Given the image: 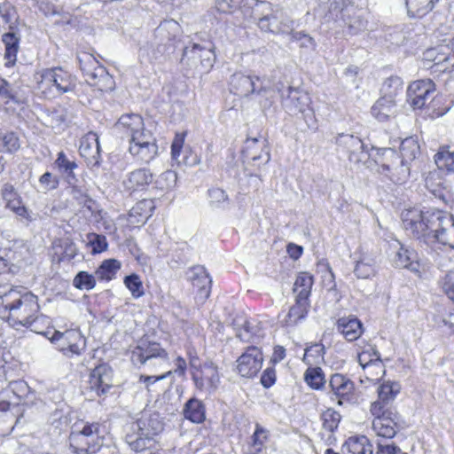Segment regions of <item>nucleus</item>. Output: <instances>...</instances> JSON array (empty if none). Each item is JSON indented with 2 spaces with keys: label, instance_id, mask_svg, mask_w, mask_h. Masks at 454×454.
Instances as JSON below:
<instances>
[{
  "label": "nucleus",
  "instance_id": "14",
  "mask_svg": "<svg viewBox=\"0 0 454 454\" xmlns=\"http://www.w3.org/2000/svg\"><path fill=\"white\" fill-rule=\"evenodd\" d=\"M435 85L432 80H419L410 84L408 88V101L414 109H421L433 101Z\"/></svg>",
  "mask_w": 454,
  "mask_h": 454
},
{
  "label": "nucleus",
  "instance_id": "37",
  "mask_svg": "<svg viewBox=\"0 0 454 454\" xmlns=\"http://www.w3.org/2000/svg\"><path fill=\"white\" fill-rule=\"evenodd\" d=\"M348 0H329L328 16L333 20H343L350 28H356L354 23L347 22L346 16L348 10Z\"/></svg>",
  "mask_w": 454,
  "mask_h": 454
},
{
  "label": "nucleus",
  "instance_id": "35",
  "mask_svg": "<svg viewBox=\"0 0 454 454\" xmlns=\"http://www.w3.org/2000/svg\"><path fill=\"white\" fill-rule=\"evenodd\" d=\"M401 387L398 382H384L378 388V400L374 403H380V405L383 407H390L389 403L394 401Z\"/></svg>",
  "mask_w": 454,
  "mask_h": 454
},
{
  "label": "nucleus",
  "instance_id": "56",
  "mask_svg": "<svg viewBox=\"0 0 454 454\" xmlns=\"http://www.w3.org/2000/svg\"><path fill=\"white\" fill-rule=\"evenodd\" d=\"M5 207L15 213L21 219H25L27 222H32L34 220L31 213L23 205L21 198L12 200L5 203Z\"/></svg>",
  "mask_w": 454,
  "mask_h": 454
},
{
  "label": "nucleus",
  "instance_id": "59",
  "mask_svg": "<svg viewBox=\"0 0 454 454\" xmlns=\"http://www.w3.org/2000/svg\"><path fill=\"white\" fill-rule=\"evenodd\" d=\"M0 15L6 24H9V28L13 29V21L17 20V14L14 7L10 3H3L0 4Z\"/></svg>",
  "mask_w": 454,
  "mask_h": 454
},
{
  "label": "nucleus",
  "instance_id": "5",
  "mask_svg": "<svg viewBox=\"0 0 454 454\" xmlns=\"http://www.w3.org/2000/svg\"><path fill=\"white\" fill-rule=\"evenodd\" d=\"M229 90L241 98L256 94L263 109L270 108L273 104V90L263 86L261 78L256 75H247L243 73L233 74L229 81Z\"/></svg>",
  "mask_w": 454,
  "mask_h": 454
},
{
  "label": "nucleus",
  "instance_id": "48",
  "mask_svg": "<svg viewBox=\"0 0 454 454\" xmlns=\"http://www.w3.org/2000/svg\"><path fill=\"white\" fill-rule=\"evenodd\" d=\"M267 439L265 430L256 424V428L252 435V442L247 448V454H259L264 446L265 440Z\"/></svg>",
  "mask_w": 454,
  "mask_h": 454
},
{
  "label": "nucleus",
  "instance_id": "44",
  "mask_svg": "<svg viewBox=\"0 0 454 454\" xmlns=\"http://www.w3.org/2000/svg\"><path fill=\"white\" fill-rule=\"evenodd\" d=\"M403 90V80L399 76H390L384 81L380 91L382 96L395 100V98L402 94Z\"/></svg>",
  "mask_w": 454,
  "mask_h": 454
},
{
  "label": "nucleus",
  "instance_id": "11",
  "mask_svg": "<svg viewBox=\"0 0 454 454\" xmlns=\"http://www.w3.org/2000/svg\"><path fill=\"white\" fill-rule=\"evenodd\" d=\"M75 87L74 78L62 68L45 70L38 82V89L45 96L51 94L53 89L59 94L72 91Z\"/></svg>",
  "mask_w": 454,
  "mask_h": 454
},
{
  "label": "nucleus",
  "instance_id": "47",
  "mask_svg": "<svg viewBox=\"0 0 454 454\" xmlns=\"http://www.w3.org/2000/svg\"><path fill=\"white\" fill-rule=\"evenodd\" d=\"M67 110L61 106L49 110L45 115L46 124L52 129L60 128L67 121Z\"/></svg>",
  "mask_w": 454,
  "mask_h": 454
},
{
  "label": "nucleus",
  "instance_id": "38",
  "mask_svg": "<svg viewBox=\"0 0 454 454\" xmlns=\"http://www.w3.org/2000/svg\"><path fill=\"white\" fill-rule=\"evenodd\" d=\"M22 326L29 328L32 332L42 334L49 339L51 334V320L48 317L43 315L40 311L36 316L29 318L27 323L23 324Z\"/></svg>",
  "mask_w": 454,
  "mask_h": 454
},
{
  "label": "nucleus",
  "instance_id": "17",
  "mask_svg": "<svg viewBox=\"0 0 454 454\" xmlns=\"http://www.w3.org/2000/svg\"><path fill=\"white\" fill-rule=\"evenodd\" d=\"M187 275L193 287L198 289L197 299L203 303L208 298L211 291L212 280L208 273L203 266L197 265L191 268Z\"/></svg>",
  "mask_w": 454,
  "mask_h": 454
},
{
  "label": "nucleus",
  "instance_id": "18",
  "mask_svg": "<svg viewBox=\"0 0 454 454\" xmlns=\"http://www.w3.org/2000/svg\"><path fill=\"white\" fill-rule=\"evenodd\" d=\"M130 429L140 431V434L156 440L158 434L163 430V423L158 414H144L130 424Z\"/></svg>",
  "mask_w": 454,
  "mask_h": 454
},
{
  "label": "nucleus",
  "instance_id": "55",
  "mask_svg": "<svg viewBox=\"0 0 454 454\" xmlns=\"http://www.w3.org/2000/svg\"><path fill=\"white\" fill-rule=\"evenodd\" d=\"M434 161L439 168L454 172V152L441 151L435 154Z\"/></svg>",
  "mask_w": 454,
  "mask_h": 454
},
{
  "label": "nucleus",
  "instance_id": "43",
  "mask_svg": "<svg viewBox=\"0 0 454 454\" xmlns=\"http://www.w3.org/2000/svg\"><path fill=\"white\" fill-rule=\"evenodd\" d=\"M312 286L313 277L310 274L307 272L299 274L294 285V292L296 294V297L309 301Z\"/></svg>",
  "mask_w": 454,
  "mask_h": 454
},
{
  "label": "nucleus",
  "instance_id": "39",
  "mask_svg": "<svg viewBox=\"0 0 454 454\" xmlns=\"http://www.w3.org/2000/svg\"><path fill=\"white\" fill-rule=\"evenodd\" d=\"M54 164L58 170L67 176L68 184H71L75 180L74 170L77 168L78 165L74 160H70L63 151L58 153Z\"/></svg>",
  "mask_w": 454,
  "mask_h": 454
},
{
  "label": "nucleus",
  "instance_id": "21",
  "mask_svg": "<svg viewBox=\"0 0 454 454\" xmlns=\"http://www.w3.org/2000/svg\"><path fill=\"white\" fill-rule=\"evenodd\" d=\"M396 250L393 259L395 265L398 268H405L413 272L419 270V263L417 260V254L411 249L404 247L398 241L393 245Z\"/></svg>",
  "mask_w": 454,
  "mask_h": 454
},
{
  "label": "nucleus",
  "instance_id": "53",
  "mask_svg": "<svg viewBox=\"0 0 454 454\" xmlns=\"http://www.w3.org/2000/svg\"><path fill=\"white\" fill-rule=\"evenodd\" d=\"M177 180L176 173L167 170L160 174L154 182L155 187L161 191H168L175 187Z\"/></svg>",
  "mask_w": 454,
  "mask_h": 454
},
{
  "label": "nucleus",
  "instance_id": "34",
  "mask_svg": "<svg viewBox=\"0 0 454 454\" xmlns=\"http://www.w3.org/2000/svg\"><path fill=\"white\" fill-rule=\"evenodd\" d=\"M357 361L364 370L375 368L379 372L385 373L380 352L371 348L369 350L362 351L357 356Z\"/></svg>",
  "mask_w": 454,
  "mask_h": 454
},
{
  "label": "nucleus",
  "instance_id": "24",
  "mask_svg": "<svg viewBox=\"0 0 454 454\" xmlns=\"http://www.w3.org/2000/svg\"><path fill=\"white\" fill-rule=\"evenodd\" d=\"M336 327L348 341L357 340L363 333V325L361 321L353 317L339 318Z\"/></svg>",
  "mask_w": 454,
  "mask_h": 454
},
{
  "label": "nucleus",
  "instance_id": "33",
  "mask_svg": "<svg viewBox=\"0 0 454 454\" xmlns=\"http://www.w3.org/2000/svg\"><path fill=\"white\" fill-rule=\"evenodd\" d=\"M439 0H405L407 13L411 18H422L430 12Z\"/></svg>",
  "mask_w": 454,
  "mask_h": 454
},
{
  "label": "nucleus",
  "instance_id": "7",
  "mask_svg": "<svg viewBox=\"0 0 454 454\" xmlns=\"http://www.w3.org/2000/svg\"><path fill=\"white\" fill-rule=\"evenodd\" d=\"M77 59L86 82L90 86L97 87L101 91L114 89V81L113 77L92 54L88 52L78 53Z\"/></svg>",
  "mask_w": 454,
  "mask_h": 454
},
{
  "label": "nucleus",
  "instance_id": "8",
  "mask_svg": "<svg viewBox=\"0 0 454 454\" xmlns=\"http://www.w3.org/2000/svg\"><path fill=\"white\" fill-rule=\"evenodd\" d=\"M282 105L291 114H301L309 129L316 128V119L312 107L311 99L308 93L289 87L286 95L281 94Z\"/></svg>",
  "mask_w": 454,
  "mask_h": 454
},
{
  "label": "nucleus",
  "instance_id": "50",
  "mask_svg": "<svg viewBox=\"0 0 454 454\" xmlns=\"http://www.w3.org/2000/svg\"><path fill=\"white\" fill-rule=\"evenodd\" d=\"M0 98L6 104L9 102L20 104L22 102L19 92L13 90L12 85L2 77H0Z\"/></svg>",
  "mask_w": 454,
  "mask_h": 454
},
{
  "label": "nucleus",
  "instance_id": "61",
  "mask_svg": "<svg viewBox=\"0 0 454 454\" xmlns=\"http://www.w3.org/2000/svg\"><path fill=\"white\" fill-rule=\"evenodd\" d=\"M239 0H215V9L222 13H232L239 6Z\"/></svg>",
  "mask_w": 454,
  "mask_h": 454
},
{
  "label": "nucleus",
  "instance_id": "40",
  "mask_svg": "<svg viewBox=\"0 0 454 454\" xmlns=\"http://www.w3.org/2000/svg\"><path fill=\"white\" fill-rule=\"evenodd\" d=\"M360 137L353 134L340 133L334 137V144L339 153H342L347 157L355 147L357 148Z\"/></svg>",
  "mask_w": 454,
  "mask_h": 454
},
{
  "label": "nucleus",
  "instance_id": "16",
  "mask_svg": "<svg viewBox=\"0 0 454 454\" xmlns=\"http://www.w3.org/2000/svg\"><path fill=\"white\" fill-rule=\"evenodd\" d=\"M113 372L109 365L106 364L95 367L90 374V388L98 395L106 394L113 386Z\"/></svg>",
  "mask_w": 454,
  "mask_h": 454
},
{
  "label": "nucleus",
  "instance_id": "28",
  "mask_svg": "<svg viewBox=\"0 0 454 454\" xmlns=\"http://www.w3.org/2000/svg\"><path fill=\"white\" fill-rule=\"evenodd\" d=\"M329 384L333 395L340 399L349 400L355 390L353 381L339 373L332 375Z\"/></svg>",
  "mask_w": 454,
  "mask_h": 454
},
{
  "label": "nucleus",
  "instance_id": "19",
  "mask_svg": "<svg viewBox=\"0 0 454 454\" xmlns=\"http://www.w3.org/2000/svg\"><path fill=\"white\" fill-rule=\"evenodd\" d=\"M80 154L88 164L97 166L99 164L100 146L98 137L94 132H90L84 136L79 146Z\"/></svg>",
  "mask_w": 454,
  "mask_h": 454
},
{
  "label": "nucleus",
  "instance_id": "9",
  "mask_svg": "<svg viewBox=\"0 0 454 454\" xmlns=\"http://www.w3.org/2000/svg\"><path fill=\"white\" fill-rule=\"evenodd\" d=\"M134 364H145L149 367L165 369L168 364V353L159 343L142 340L131 354Z\"/></svg>",
  "mask_w": 454,
  "mask_h": 454
},
{
  "label": "nucleus",
  "instance_id": "6",
  "mask_svg": "<svg viewBox=\"0 0 454 454\" xmlns=\"http://www.w3.org/2000/svg\"><path fill=\"white\" fill-rule=\"evenodd\" d=\"M189 364L196 389L206 395L215 393L220 384L218 366L210 360L201 364L196 355L190 356Z\"/></svg>",
  "mask_w": 454,
  "mask_h": 454
},
{
  "label": "nucleus",
  "instance_id": "22",
  "mask_svg": "<svg viewBox=\"0 0 454 454\" xmlns=\"http://www.w3.org/2000/svg\"><path fill=\"white\" fill-rule=\"evenodd\" d=\"M182 30L180 25L175 20H166L159 25L155 35L166 45L176 46L180 41Z\"/></svg>",
  "mask_w": 454,
  "mask_h": 454
},
{
  "label": "nucleus",
  "instance_id": "31",
  "mask_svg": "<svg viewBox=\"0 0 454 454\" xmlns=\"http://www.w3.org/2000/svg\"><path fill=\"white\" fill-rule=\"evenodd\" d=\"M395 114V100L382 96L372 107V114L380 121L387 120Z\"/></svg>",
  "mask_w": 454,
  "mask_h": 454
},
{
  "label": "nucleus",
  "instance_id": "51",
  "mask_svg": "<svg viewBox=\"0 0 454 454\" xmlns=\"http://www.w3.org/2000/svg\"><path fill=\"white\" fill-rule=\"evenodd\" d=\"M304 380L309 386L315 389H319L325 382L323 371L320 367L307 369L304 374Z\"/></svg>",
  "mask_w": 454,
  "mask_h": 454
},
{
  "label": "nucleus",
  "instance_id": "4",
  "mask_svg": "<svg viewBox=\"0 0 454 454\" xmlns=\"http://www.w3.org/2000/svg\"><path fill=\"white\" fill-rule=\"evenodd\" d=\"M108 432L98 421H85L69 435V446L74 454H96L106 445Z\"/></svg>",
  "mask_w": 454,
  "mask_h": 454
},
{
  "label": "nucleus",
  "instance_id": "3",
  "mask_svg": "<svg viewBox=\"0 0 454 454\" xmlns=\"http://www.w3.org/2000/svg\"><path fill=\"white\" fill-rule=\"evenodd\" d=\"M39 312L38 297L22 286L0 288V318L23 325Z\"/></svg>",
  "mask_w": 454,
  "mask_h": 454
},
{
  "label": "nucleus",
  "instance_id": "60",
  "mask_svg": "<svg viewBox=\"0 0 454 454\" xmlns=\"http://www.w3.org/2000/svg\"><path fill=\"white\" fill-rule=\"evenodd\" d=\"M209 203L214 207L224 206L228 203V196L225 192L220 188H211L208 190Z\"/></svg>",
  "mask_w": 454,
  "mask_h": 454
},
{
  "label": "nucleus",
  "instance_id": "25",
  "mask_svg": "<svg viewBox=\"0 0 454 454\" xmlns=\"http://www.w3.org/2000/svg\"><path fill=\"white\" fill-rule=\"evenodd\" d=\"M389 152L394 160L396 161H399L400 160L401 167L403 168L405 164L413 160L417 157L419 153V145L414 138L408 137L401 143L400 155L392 150Z\"/></svg>",
  "mask_w": 454,
  "mask_h": 454
},
{
  "label": "nucleus",
  "instance_id": "1",
  "mask_svg": "<svg viewBox=\"0 0 454 454\" xmlns=\"http://www.w3.org/2000/svg\"><path fill=\"white\" fill-rule=\"evenodd\" d=\"M403 223L406 231L433 250L440 246L454 249V218L450 213L411 209L403 214Z\"/></svg>",
  "mask_w": 454,
  "mask_h": 454
},
{
  "label": "nucleus",
  "instance_id": "64",
  "mask_svg": "<svg viewBox=\"0 0 454 454\" xmlns=\"http://www.w3.org/2000/svg\"><path fill=\"white\" fill-rule=\"evenodd\" d=\"M39 182L41 185L43 186V188L47 191L54 190L59 185V179L57 176H54L50 172H45L41 177L39 178Z\"/></svg>",
  "mask_w": 454,
  "mask_h": 454
},
{
  "label": "nucleus",
  "instance_id": "27",
  "mask_svg": "<svg viewBox=\"0 0 454 454\" xmlns=\"http://www.w3.org/2000/svg\"><path fill=\"white\" fill-rule=\"evenodd\" d=\"M125 442L135 452H142L155 447L157 441L152 437L143 435L140 431L129 429L125 436Z\"/></svg>",
  "mask_w": 454,
  "mask_h": 454
},
{
  "label": "nucleus",
  "instance_id": "10",
  "mask_svg": "<svg viewBox=\"0 0 454 454\" xmlns=\"http://www.w3.org/2000/svg\"><path fill=\"white\" fill-rule=\"evenodd\" d=\"M371 413L374 417L372 429L375 434L383 438L391 439L397 432L399 415L391 407H383L380 403H372Z\"/></svg>",
  "mask_w": 454,
  "mask_h": 454
},
{
  "label": "nucleus",
  "instance_id": "49",
  "mask_svg": "<svg viewBox=\"0 0 454 454\" xmlns=\"http://www.w3.org/2000/svg\"><path fill=\"white\" fill-rule=\"evenodd\" d=\"M20 147V139L16 133L12 131L0 133V149L12 153L17 152Z\"/></svg>",
  "mask_w": 454,
  "mask_h": 454
},
{
  "label": "nucleus",
  "instance_id": "13",
  "mask_svg": "<svg viewBox=\"0 0 454 454\" xmlns=\"http://www.w3.org/2000/svg\"><path fill=\"white\" fill-rule=\"evenodd\" d=\"M254 15L257 18L258 27L262 31L279 34L278 20L281 18L279 10L270 3L257 1L253 9Z\"/></svg>",
  "mask_w": 454,
  "mask_h": 454
},
{
  "label": "nucleus",
  "instance_id": "30",
  "mask_svg": "<svg viewBox=\"0 0 454 454\" xmlns=\"http://www.w3.org/2000/svg\"><path fill=\"white\" fill-rule=\"evenodd\" d=\"M376 257L368 253H362L355 266L354 272L358 278H369L376 272Z\"/></svg>",
  "mask_w": 454,
  "mask_h": 454
},
{
  "label": "nucleus",
  "instance_id": "62",
  "mask_svg": "<svg viewBox=\"0 0 454 454\" xmlns=\"http://www.w3.org/2000/svg\"><path fill=\"white\" fill-rule=\"evenodd\" d=\"M254 328L250 321H245L243 328L238 332L237 337L242 341H254V335L255 334Z\"/></svg>",
  "mask_w": 454,
  "mask_h": 454
},
{
  "label": "nucleus",
  "instance_id": "26",
  "mask_svg": "<svg viewBox=\"0 0 454 454\" xmlns=\"http://www.w3.org/2000/svg\"><path fill=\"white\" fill-rule=\"evenodd\" d=\"M439 51L435 59L434 67H439L436 71L446 72L454 68V36L446 45H439Z\"/></svg>",
  "mask_w": 454,
  "mask_h": 454
},
{
  "label": "nucleus",
  "instance_id": "32",
  "mask_svg": "<svg viewBox=\"0 0 454 454\" xmlns=\"http://www.w3.org/2000/svg\"><path fill=\"white\" fill-rule=\"evenodd\" d=\"M309 302L301 298H295V303L290 308L284 320L286 325H294L304 319L308 314Z\"/></svg>",
  "mask_w": 454,
  "mask_h": 454
},
{
  "label": "nucleus",
  "instance_id": "58",
  "mask_svg": "<svg viewBox=\"0 0 454 454\" xmlns=\"http://www.w3.org/2000/svg\"><path fill=\"white\" fill-rule=\"evenodd\" d=\"M88 244L92 247L94 254L101 253L107 248V241L104 235L89 233L87 235Z\"/></svg>",
  "mask_w": 454,
  "mask_h": 454
},
{
  "label": "nucleus",
  "instance_id": "57",
  "mask_svg": "<svg viewBox=\"0 0 454 454\" xmlns=\"http://www.w3.org/2000/svg\"><path fill=\"white\" fill-rule=\"evenodd\" d=\"M74 286L81 290H90L96 285L95 277L86 271H80L74 278Z\"/></svg>",
  "mask_w": 454,
  "mask_h": 454
},
{
  "label": "nucleus",
  "instance_id": "2",
  "mask_svg": "<svg viewBox=\"0 0 454 454\" xmlns=\"http://www.w3.org/2000/svg\"><path fill=\"white\" fill-rule=\"evenodd\" d=\"M114 131L122 139H128L129 151L138 160L148 163L157 154V145L144 120L137 114H122L114 126Z\"/></svg>",
  "mask_w": 454,
  "mask_h": 454
},
{
  "label": "nucleus",
  "instance_id": "20",
  "mask_svg": "<svg viewBox=\"0 0 454 454\" xmlns=\"http://www.w3.org/2000/svg\"><path fill=\"white\" fill-rule=\"evenodd\" d=\"M267 141L264 138H247L242 150L243 157L246 160H258L265 156V162L270 160L269 150L267 149Z\"/></svg>",
  "mask_w": 454,
  "mask_h": 454
},
{
  "label": "nucleus",
  "instance_id": "29",
  "mask_svg": "<svg viewBox=\"0 0 454 454\" xmlns=\"http://www.w3.org/2000/svg\"><path fill=\"white\" fill-rule=\"evenodd\" d=\"M343 454H372L373 448L369 439L364 436L348 438L342 445Z\"/></svg>",
  "mask_w": 454,
  "mask_h": 454
},
{
  "label": "nucleus",
  "instance_id": "42",
  "mask_svg": "<svg viewBox=\"0 0 454 454\" xmlns=\"http://www.w3.org/2000/svg\"><path fill=\"white\" fill-rule=\"evenodd\" d=\"M184 418L194 423H200L205 419V408L202 403L196 399H190L184 408Z\"/></svg>",
  "mask_w": 454,
  "mask_h": 454
},
{
  "label": "nucleus",
  "instance_id": "23",
  "mask_svg": "<svg viewBox=\"0 0 454 454\" xmlns=\"http://www.w3.org/2000/svg\"><path fill=\"white\" fill-rule=\"evenodd\" d=\"M153 181V174L147 168H137L129 173L123 181L127 191L144 190Z\"/></svg>",
  "mask_w": 454,
  "mask_h": 454
},
{
  "label": "nucleus",
  "instance_id": "46",
  "mask_svg": "<svg viewBox=\"0 0 454 454\" xmlns=\"http://www.w3.org/2000/svg\"><path fill=\"white\" fill-rule=\"evenodd\" d=\"M348 160L355 165H364L369 167L368 160L370 153L367 146L364 144L362 139L358 142L357 148L355 147L348 156Z\"/></svg>",
  "mask_w": 454,
  "mask_h": 454
},
{
  "label": "nucleus",
  "instance_id": "52",
  "mask_svg": "<svg viewBox=\"0 0 454 454\" xmlns=\"http://www.w3.org/2000/svg\"><path fill=\"white\" fill-rule=\"evenodd\" d=\"M323 427L329 433H333L339 427L341 416L333 409H328L321 415Z\"/></svg>",
  "mask_w": 454,
  "mask_h": 454
},
{
  "label": "nucleus",
  "instance_id": "41",
  "mask_svg": "<svg viewBox=\"0 0 454 454\" xmlns=\"http://www.w3.org/2000/svg\"><path fill=\"white\" fill-rule=\"evenodd\" d=\"M2 41L5 46L4 58L8 64L13 65L19 51L20 37L15 32L10 31L2 35Z\"/></svg>",
  "mask_w": 454,
  "mask_h": 454
},
{
  "label": "nucleus",
  "instance_id": "45",
  "mask_svg": "<svg viewBox=\"0 0 454 454\" xmlns=\"http://www.w3.org/2000/svg\"><path fill=\"white\" fill-rule=\"evenodd\" d=\"M121 262L115 259L105 260L96 270V276L101 280H112L121 269Z\"/></svg>",
  "mask_w": 454,
  "mask_h": 454
},
{
  "label": "nucleus",
  "instance_id": "15",
  "mask_svg": "<svg viewBox=\"0 0 454 454\" xmlns=\"http://www.w3.org/2000/svg\"><path fill=\"white\" fill-rule=\"evenodd\" d=\"M263 363L262 353L255 346L247 347L237 360L239 374L246 378L254 377L262 369Z\"/></svg>",
  "mask_w": 454,
  "mask_h": 454
},
{
  "label": "nucleus",
  "instance_id": "54",
  "mask_svg": "<svg viewBox=\"0 0 454 454\" xmlns=\"http://www.w3.org/2000/svg\"><path fill=\"white\" fill-rule=\"evenodd\" d=\"M124 284L130 291L132 297L138 299L145 294L144 287L140 278L136 274H131L125 277Z\"/></svg>",
  "mask_w": 454,
  "mask_h": 454
},
{
  "label": "nucleus",
  "instance_id": "63",
  "mask_svg": "<svg viewBox=\"0 0 454 454\" xmlns=\"http://www.w3.org/2000/svg\"><path fill=\"white\" fill-rule=\"evenodd\" d=\"M442 286L447 296L454 301V273L450 272L442 280Z\"/></svg>",
  "mask_w": 454,
  "mask_h": 454
},
{
  "label": "nucleus",
  "instance_id": "12",
  "mask_svg": "<svg viewBox=\"0 0 454 454\" xmlns=\"http://www.w3.org/2000/svg\"><path fill=\"white\" fill-rule=\"evenodd\" d=\"M49 340L67 357L80 356L86 348V340L77 329H69L63 333L54 330Z\"/></svg>",
  "mask_w": 454,
  "mask_h": 454
},
{
  "label": "nucleus",
  "instance_id": "36",
  "mask_svg": "<svg viewBox=\"0 0 454 454\" xmlns=\"http://www.w3.org/2000/svg\"><path fill=\"white\" fill-rule=\"evenodd\" d=\"M192 53H199L200 59L198 63H200L204 69H208L213 66L215 54L211 49L198 43H192V46H186L184 48V57H190Z\"/></svg>",
  "mask_w": 454,
  "mask_h": 454
}]
</instances>
